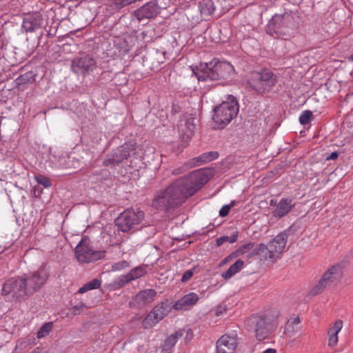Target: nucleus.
Masks as SVG:
<instances>
[{
	"instance_id": "obj_1",
	"label": "nucleus",
	"mask_w": 353,
	"mask_h": 353,
	"mask_svg": "<svg viewBox=\"0 0 353 353\" xmlns=\"http://www.w3.org/2000/svg\"><path fill=\"white\" fill-rule=\"evenodd\" d=\"M210 168L192 172L188 176L180 178L165 190H160L152 200V206L168 211L181 205L185 201L205 184L212 176Z\"/></svg>"
},
{
	"instance_id": "obj_2",
	"label": "nucleus",
	"mask_w": 353,
	"mask_h": 353,
	"mask_svg": "<svg viewBox=\"0 0 353 353\" xmlns=\"http://www.w3.org/2000/svg\"><path fill=\"white\" fill-rule=\"evenodd\" d=\"M234 72L233 66L228 62L216 61L214 63H201L193 72L199 81L220 80L228 78Z\"/></svg>"
},
{
	"instance_id": "obj_3",
	"label": "nucleus",
	"mask_w": 353,
	"mask_h": 353,
	"mask_svg": "<svg viewBox=\"0 0 353 353\" xmlns=\"http://www.w3.org/2000/svg\"><path fill=\"white\" fill-rule=\"evenodd\" d=\"M239 112V103L236 99L230 95L227 100L223 101L219 106L214 108L213 120L217 128H223Z\"/></svg>"
},
{
	"instance_id": "obj_4",
	"label": "nucleus",
	"mask_w": 353,
	"mask_h": 353,
	"mask_svg": "<svg viewBox=\"0 0 353 353\" xmlns=\"http://www.w3.org/2000/svg\"><path fill=\"white\" fill-rule=\"evenodd\" d=\"M342 270L339 265H333L323 273L321 279L310 291V294L316 296L324 290L336 285L341 279Z\"/></svg>"
},
{
	"instance_id": "obj_5",
	"label": "nucleus",
	"mask_w": 353,
	"mask_h": 353,
	"mask_svg": "<svg viewBox=\"0 0 353 353\" xmlns=\"http://www.w3.org/2000/svg\"><path fill=\"white\" fill-rule=\"evenodd\" d=\"M143 218L144 213L143 211L128 209L120 214L114 222L119 230L127 232L140 224Z\"/></svg>"
},
{
	"instance_id": "obj_6",
	"label": "nucleus",
	"mask_w": 353,
	"mask_h": 353,
	"mask_svg": "<svg viewBox=\"0 0 353 353\" xmlns=\"http://www.w3.org/2000/svg\"><path fill=\"white\" fill-rule=\"evenodd\" d=\"M89 244L90 239L88 236H83L75 248V256L79 262L90 263L103 256V252L93 250L90 248Z\"/></svg>"
},
{
	"instance_id": "obj_7",
	"label": "nucleus",
	"mask_w": 353,
	"mask_h": 353,
	"mask_svg": "<svg viewBox=\"0 0 353 353\" xmlns=\"http://www.w3.org/2000/svg\"><path fill=\"white\" fill-rule=\"evenodd\" d=\"M292 17L289 13L275 14L268 22L266 32L271 36L281 37L285 34V30L290 27Z\"/></svg>"
},
{
	"instance_id": "obj_8",
	"label": "nucleus",
	"mask_w": 353,
	"mask_h": 353,
	"mask_svg": "<svg viewBox=\"0 0 353 353\" xmlns=\"http://www.w3.org/2000/svg\"><path fill=\"white\" fill-rule=\"evenodd\" d=\"M25 281V286L28 295H32L39 290L46 282L48 274L44 269H39L32 273L21 276Z\"/></svg>"
},
{
	"instance_id": "obj_9",
	"label": "nucleus",
	"mask_w": 353,
	"mask_h": 353,
	"mask_svg": "<svg viewBox=\"0 0 353 353\" xmlns=\"http://www.w3.org/2000/svg\"><path fill=\"white\" fill-rule=\"evenodd\" d=\"M275 82L273 73L269 70H264L253 73L249 83L257 92H263L272 87Z\"/></svg>"
},
{
	"instance_id": "obj_10",
	"label": "nucleus",
	"mask_w": 353,
	"mask_h": 353,
	"mask_svg": "<svg viewBox=\"0 0 353 353\" xmlns=\"http://www.w3.org/2000/svg\"><path fill=\"white\" fill-rule=\"evenodd\" d=\"M270 319L266 316L253 315L248 319L247 323L250 331L255 333L256 338L261 341L268 335Z\"/></svg>"
},
{
	"instance_id": "obj_11",
	"label": "nucleus",
	"mask_w": 353,
	"mask_h": 353,
	"mask_svg": "<svg viewBox=\"0 0 353 353\" xmlns=\"http://www.w3.org/2000/svg\"><path fill=\"white\" fill-rule=\"evenodd\" d=\"M290 230L291 228H289L284 232L279 233L269 243L268 245V256H265V259H269L272 261H275L286 246L287 239Z\"/></svg>"
},
{
	"instance_id": "obj_12",
	"label": "nucleus",
	"mask_w": 353,
	"mask_h": 353,
	"mask_svg": "<svg viewBox=\"0 0 353 353\" xmlns=\"http://www.w3.org/2000/svg\"><path fill=\"white\" fill-rule=\"evenodd\" d=\"M195 118L192 117H184L181 119L178 125L180 133V139L183 143V147H186L192 136L196 128Z\"/></svg>"
},
{
	"instance_id": "obj_13",
	"label": "nucleus",
	"mask_w": 353,
	"mask_h": 353,
	"mask_svg": "<svg viewBox=\"0 0 353 353\" xmlns=\"http://www.w3.org/2000/svg\"><path fill=\"white\" fill-rule=\"evenodd\" d=\"M43 23L42 14L38 12L23 14L22 28L26 32H32L40 29Z\"/></svg>"
},
{
	"instance_id": "obj_14",
	"label": "nucleus",
	"mask_w": 353,
	"mask_h": 353,
	"mask_svg": "<svg viewBox=\"0 0 353 353\" xmlns=\"http://www.w3.org/2000/svg\"><path fill=\"white\" fill-rule=\"evenodd\" d=\"M130 145L127 144L123 145L120 148V149H119L113 154L108 155L103 161V164L105 166L119 164L121 163L124 159H126L128 157H130Z\"/></svg>"
},
{
	"instance_id": "obj_15",
	"label": "nucleus",
	"mask_w": 353,
	"mask_h": 353,
	"mask_svg": "<svg viewBox=\"0 0 353 353\" xmlns=\"http://www.w3.org/2000/svg\"><path fill=\"white\" fill-rule=\"evenodd\" d=\"M95 61L89 56H85L74 60L72 63V68L77 73H85L92 71L95 68Z\"/></svg>"
},
{
	"instance_id": "obj_16",
	"label": "nucleus",
	"mask_w": 353,
	"mask_h": 353,
	"mask_svg": "<svg viewBox=\"0 0 353 353\" xmlns=\"http://www.w3.org/2000/svg\"><path fill=\"white\" fill-rule=\"evenodd\" d=\"M237 346L236 339L223 335L216 342L217 353H234Z\"/></svg>"
},
{
	"instance_id": "obj_17",
	"label": "nucleus",
	"mask_w": 353,
	"mask_h": 353,
	"mask_svg": "<svg viewBox=\"0 0 353 353\" xmlns=\"http://www.w3.org/2000/svg\"><path fill=\"white\" fill-rule=\"evenodd\" d=\"M159 14L153 1H150L134 12V16L139 21L153 18Z\"/></svg>"
},
{
	"instance_id": "obj_18",
	"label": "nucleus",
	"mask_w": 353,
	"mask_h": 353,
	"mask_svg": "<svg viewBox=\"0 0 353 353\" xmlns=\"http://www.w3.org/2000/svg\"><path fill=\"white\" fill-rule=\"evenodd\" d=\"M343 325V322L341 319L336 320L333 323L330 324L327 330L328 343L329 347H335L339 341L338 334L341 330Z\"/></svg>"
},
{
	"instance_id": "obj_19",
	"label": "nucleus",
	"mask_w": 353,
	"mask_h": 353,
	"mask_svg": "<svg viewBox=\"0 0 353 353\" xmlns=\"http://www.w3.org/2000/svg\"><path fill=\"white\" fill-rule=\"evenodd\" d=\"M219 156L217 152H208L203 153L198 157L193 158L185 163V166L187 168H192L196 166H199L203 163L210 162L214 159H216Z\"/></svg>"
},
{
	"instance_id": "obj_20",
	"label": "nucleus",
	"mask_w": 353,
	"mask_h": 353,
	"mask_svg": "<svg viewBox=\"0 0 353 353\" xmlns=\"http://www.w3.org/2000/svg\"><path fill=\"white\" fill-rule=\"evenodd\" d=\"M146 273L145 268L142 266L137 267L132 269L129 273L125 275H122L119 277L116 283L119 286L122 287L128 282L141 277Z\"/></svg>"
},
{
	"instance_id": "obj_21",
	"label": "nucleus",
	"mask_w": 353,
	"mask_h": 353,
	"mask_svg": "<svg viewBox=\"0 0 353 353\" xmlns=\"http://www.w3.org/2000/svg\"><path fill=\"white\" fill-rule=\"evenodd\" d=\"M199 300V296L194 292L189 293L183 296L180 300L177 301L173 305V308L176 310H188L194 305Z\"/></svg>"
},
{
	"instance_id": "obj_22",
	"label": "nucleus",
	"mask_w": 353,
	"mask_h": 353,
	"mask_svg": "<svg viewBox=\"0 0 353 353\" xmlns=\"http://www.w3.org/2000/svg\"><path fill=\"white\" fill-rule=\"evenodd\" d=\"M300 322L301 321L299 317H296L292 320H288L284 328V334L290 338H299L301 336V330Z\"/></svg>"
},
{
	"instance_id": "obj_23",
	"label": "nucleus",
	"mask_w": 353,
	"mask_h": 353,
	"mask_svg": "<svg viewBox=\"0 0 353 353\" xmlns=\"http://www.w3.org/2000/svg\"><path fill=\"white\" fill-rule=\"evenodd\" d=\"M292 202V199H282L273 211V216L281 218L287 214L294 206Z\"/></svg>"
},
{
	"instance_id": "obj_24",
	"label": "nucleus",
	"mask_w": 353,
	"mask_h": 353,
	"mask_svg": "<svg viewBox=\"0 0 353 353\" xmlns=\"http://www.w3.org/2000/svg\"><path fill=\"white\" fill-rule=\"evenodd\" d=\"M13 296L16 299L24 298L29 296L25 286V281L20 276L17 279H12Z\"/></svg>"
},
{
	"instance_id": "obj_25",
	"label": "nucleus",
	"mask_w": 353,
	"mask_h": 353,
	"mask_svg": "<svg viewBox=\"0 0 353 353\" xmlns=\"http://www.w3.org/2000/svg\"><path fill=\"white\" fill-rule=\"evenodd\" d=\"M182 330H179L174 334H172L165 340L163 346L162 347V353H171V350L176 344L177 340L183 336Z\"/></svg>"
},
{
	"instance_id": "obj_26",
	"label": "nucleus",
	"mask_w": 353,
	"mask_h": 353,
	"mask_svg": "<svg viewBox=\"0 0 353 353\" xmlns=\"http://www.w3.org/2000/svg\"><path fill=\"white\" fill-rule=\"evenodd\" d=\"M156 294V291L152 289L142 290L136 296L135 300L139 304L145 305L152 302Z\"/></svg>"
},
{
	"instance_id": "obj_27",
	"label": "nucleus",
	"mask_w": 353,
	"mask_h": 353,
	"mask_svg": "<svg viewBox=\"0 0 353 353\" xmlns=\"http://www.w3.org/2000/svg\"><path fill=\"white\" fill-rule=\"evenodd\" d=\"M170 306L166 303H161L152 310L151 313L159 321L170 311Z\"/></svg>"
},
{
	"instance_id": "obj_28",
	"label": "nucleus",
	"mask_w": 353,
	"mask_h": 353,
	"mask_svg": "<svg viewBox=\"0 0 353 353\" xmlns=\"http://www.w3.org/2000/svg\"><path fill=\"white\" fill-rule=\"evenodd\" d=\"M244 265L243 261L241 259L237 260L234 263H233L229 269L223 272L221 276L225 279H229L232 276H233L235 274L239 272Z\"/></svg>"
},
{
	"instance_id": "obj_29",
	"label": "nucleus",
	"mask_w": 353,
	"mask_h": 353,
	"mask_svg": "<svg viewBox=\"0 0 353 353\" xmlns=\"http://www.w3.org/2000/svg\"><path fill=\"white\" fill-rule=\"evenodd\" d=\"M165 52L159 50L152 52L150 56V61L152 68H158L161 63H163L165 59Z\"/></svg>"
},
{
	"instance_id": "obj_30",
	"label": "nucleus",
	"mask_w": 353,
	"mask_h": 353,
	"mask_svg": "<svg viewBox=\"0 0 353 353\" xmlns=\"http://www.w3.org/2000/svg\"><path fill=\"white\" fill-rule=\"evenodd\" d=\"M101 281L97 279H94L86 283L81 288H80L78 290V292L80 294H83L84 292L88 290L99 288L101 287Z\"/></svg>"
},
{
	"instance_id": "obj_31",
	"label": "nucleus",
	"mask_w": 353,
	"mask_h": 353,
	"mask_svg": "<svg viewBox=\"0 0 353 353\" xmlns=\"http://www.w3.org/2000/svg\"><path fill=\"white\" fill-rule=\"evenodd\" d=\"M263 253L268 254V245L264 243H259L255 248L254 247L253 250L248 254V256L250 258L254 255H261Z\"/></svg>"
},
{
	"instance_id": "obj_32",
	"label": "nucleus",
	"mask_w": 353,
	"mask_h": 353,
	"mask_svg": "<svg viewBox=\"0 0 353 353\" xmlns=\"http://www.w3.org/2000/svg\"><path fill=\"white\" fill-rule=\"evenodd\" d=\"M159 321L153 316L151 312L148 314V316L143 320L142 325L145 329L151 328L156 323H157Z\"/></svg>"
},
{
	"instance_id": "obj_33",
	"label": "nucleus",
	"mask_w": 353,
	"mask_h": 353,
	"mask_svg": "<svg viewBox=\"0 0 353 353\" xmlns=\"http://www.w3.org/2000/svg\"><path fill=\"white\" fill-rule=\"evenodd\" d=\"M237 232L234 233L231 236H222L216 239V245L217 246H221L225 242H230V243H235L237 240Z\"/></svg>"
},
{
	"instance_id": "obj_34",
	"label": "nucleus",
	"mask_w": 353,
	"mask_h": 353,
	"mask_svg": "<svg viewBox=\"0 0 353 353\" xmlns=\"http://www.w3.org/2000/svg\"><path fill=\"white\" fill-rule=\"evenodd\" d=\"M200 9L201 13L205 14H210L212 13V12L214 10L213 8V4L210 1H207L205 2H203L202 3H201Z\"/></svg>"
},
{
	"instance_id": "obj_35",
	"label": "nucleus",
	"mask_w": 353,
	"mask_h": 353,
	"mask_svg": "<svg viewBox=\"0 0 353 353\" xmlns=\"http://www.w3.org/2000/svg\"><path fill=\"white\" fill-rule=\"evenodd\" d=\"M52 323H45L38 331L37 337L39 339L43 338L48 335L50 332L52 330Z\"/></svg>"
},
{
	"instance_id": "obj_36",
	"label": "nucleus",
	"mask_w": 353,
	"mask_h": 353,
	"mask_svg": "<svg viewBox=\"0 0 353 353\" xmlns=\"http://www.w3.org/2000/svg\"><path fill=\"white\" fill-rule=\"evenodd\" d=\"M254 247V243L252 242H250L248 243L241 245L234 253H233V254H236V256H239V254H243L250 250H253Z\"/></svg>"
},
{
	"instance_id": "obj_37",
	"label": "nucleus",
	"mask_w": 353,
	"mask_h": 353,
	"mask_svg": "<svg viewBox=\"0 0 353 353\" xmlns=\"http://www.w3.org/2000/svg\"><path fill=\"white\" fill-rule=\"evenodd\" d=\"M152 1L159 12L161 9H166L171 3V0H154Z\"/></svg>"
},
{
	"instance_id": "obj_38",
	"label": "nucleus",
	"mask_w": 353,
	"mask_h": 353,
	"mask_svg": "<svg viewBox=\"0 0 353 353\" xmlns=\"http://www.w3.org/2000/svg\"><path fill=\"white\" fill-rule=\"evenodd\" d=\"M312 117V112L310 110H305L299 117V122L302 125L307 124L310 122L311 117Z\"/></svg>"
},
{
	"instance_id": "obj_39",
	"label": "nucleus",
	"mask_w": 353,
	"mask_h": 353,
	"mask_svg": "<svg viewBox=\"0 0 353 353\" xmlns=\"http://www.w3.org/2000/svg\"><path fill=\"white\" fill-rule=\"evenodd\" d=\"M11 292H13L12 279H10L5 282L2 288V294L3 295H8Z\"/></svg>"
},
{
	"instance_id": "obj_40",
	"label": "nucleus",
	"mask_w": 353,
	"mask_h": 353,
	"mask_svg": "<svg viewBox=\"0 0 353 353\" xmlns=\"http://www.w3.org/2000/svg\"><path fill=\"white\" fill-rule=\"evenodd\" d=\"M36 180L38 183L42 185L44 188H49L51 186V183L49 179L43 176H36Z\"/></svg>"
},
{
	"instance_id": "obj_41",
	"label": "nucleus",
	"mask_w": 353,
	"mask_h": 353,
	"mask_svg": "<svg viewBox=\"0 0 353 353\" xmlns=\"http://www.w3.org/2000/svg\"><path fill=\"white\" fill-rule=\"evenodd\" d=\"M234 201H232L230 205H225L223 206L219 211V215L221 217L226 216L229 214L231 207L234 206Z\"/></svg>"
},
{
	"instance_id": "obj_42",
	"label": "nucleus",
	"mask_w": 353,
	"mask_h": 353,
	"mask_svg": "<svg viewBox=\"0 0 353 353\" xmlns=\"http://www.w3.org/2000/svg\"><path fill=\"white\" fill-rule=\"evenodd\" d=\"M130 266L129 263L126 261L117 263L113 265L112 269L114 270H121Z\"/></svg>"
},
{
	"instance_id": "obj_43",
	"label": "nucleus",
	"mask_w": 353,
	"mask_h": 353,
	"mask_svg": "<svg viewBox=\"0 0 353 353\" xmlns=\"http://www.w3.org/2000/svg\"><path fill=\"white\" fill-rule=\"evenodd\" d=\"M193 275V270H189L185 271L181 278L182 282H186L188 281Z\"/></svg>"
},
{
	"instance_id": "obj_44",
	"label": "nucleus",
	"mask_w": 353,
	"mask_h": 353,
	"mask_svg": "<svg viewBox=\"0 0 353 353\" xmlns=\"http://www.w3.org/2000/svg\"><path fill=\"white\" fill-rule=\"evenodd\" d=\"M189 168H187L185 166V163L183 164V165L179 168H177V169H175L172 171V174H179L181 173H182L183 172H185V170H188Z\"/></svg>"
},
{
	"instance_id": "obj_45",
	"label": "nucleus",
	"mask_w": 353,
	"mask_h": 353,
	"mask_svg": "<svg viewBox=\"0 0 353 353\" xmlns=\"http://www.w3.org/2000/svg\"><path fill=\"white\" fill-rule=\"evenodd\" d=\"M338 156H339L338 152H333L328 157H326V160H327V161L334 160L338 157Z\"/></svg>"
},
{
	"instance_id": "obj_46",
	"label": "nucleus",
	"mask_w": 353,
	"mask_h": 353,
	"mask_svg": "<svg viewBox=\"0 0 353 353\" xmlns=\"http://www.w3.org/2000/svg\"><path fill=\"white\" fill-rule=\"evenodd\" d=\"M136 0H121V2L118 3L121 6H125L127 5H129L133 2H134Z\"/></svg>"
},
{
	"instance_id": "obj_47",
	"label": "nucleus",
	"mask_w": 353,
	"mask_h": 353,
	"mask_svg": "<svg viewBox=\"0 0 353 353\" xmlns=\"http://www.w3.org/2000/svg\"><path fill=\"white\" fill-rule=\"evenodd\" d=\"M85 307V305L83 303H80L78 305L74 306V309L75 310H81Z\"/></svg>"
},
{
	"instance_id": "obj_48",
	"label": "nucleus",
	"mask_w": 353,
	"mask_h": 353,
	"mask_svg": "<svg viewBox=\"0 0 353 353\" xmlns=\"http://www.w3.org/2000/svg\"><path fill=\"white\" fill-rule=\"evenodd\" d=\"M263 353H276V350L274 348H268L265 350Z\"/></svg>"
},
{
	"instance_id": "obj_49",
	"label": "nucleus",
	"mask_w": 353,
	"mask_h": 353,
	"mask_svg": "<svg viewBox=\"0 0 353 353\" xmlns=\"http://www.w3.org/2000/svg\"><path fill=\"white\" fill-rule=\"evenodd\" d=\"M221 313H222L221 310H219L218 309L216 310V316H219Z\"/></svg>"
},
{
	"instance_id": "obj_50",
	"label": "nucleus",
	"mask_w": 353,
	"mask_h": 353,
	"mask_svg": "<svg viewBox=\"0 0 353 353\" xmlns=\"http://www.w3.org/2000/svg\"><path fill=\"white\" fill-rule=\"evenodd\" d=\"M348 60L353 61V54L348 57Z\"/></svg>"
},
{
	"instance_id": "obj_51",
	"label": "nucleus",
	"mask_w": 353,
	"mask_h": 353,
	"mask_svg": "<svg viewBox=\"0 0 353 353\" xmlns=\"http://www.w3.org/2000/svg\"><path fill=\"white\" fill-rule=\"evenodd\" d=\"M270 205H274V201H273V200H271V201H270Z\"/></svg>"
},
{
	"instance_id": "obj_52",
	"label": "nucleus",
	"mask_w": 353,
	"mask_h": 353,
	"mask_svg": "<svg viewBox=\"0 0 353 353\" xmlns=\"http://www.w3.org/2000/svg\"><path fill=\"white\" fill-rule=\"evenodd\" d=\"M227 260H228V258L225 259L224 261H223V263H225L227 262Z\"/></svg>"
}]
</instances>
